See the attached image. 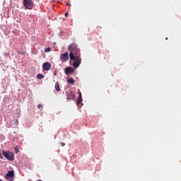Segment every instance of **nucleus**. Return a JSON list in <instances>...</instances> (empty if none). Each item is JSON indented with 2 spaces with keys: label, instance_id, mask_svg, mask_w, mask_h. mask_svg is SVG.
I'll list each match as a JSON object with an SVG mask.
<instances>
[{
  "label": "nucleus",
  "instance_id": "1",
  "mask_svg": "<svg viewBox=\"0 0 181 181\" xmlns=\"http://www.w3.org/2000/svg\"><path fill=\"white\" fill-rule=\"evenodd\" d=\"M68 50L69 52V59L70 60H74L73 64V67L77 69L80 64H81V58L80 56V49L77 47L76 43H72L68 47Z\"/></svg>",
  "mask_w": 181,
  "mask_h": 181
},
{
  "label": "nucleus",
  "instance_id": "2",
  "mask_svg": "<svg viewBox=\"0 0 181 181\" xmlns=\"http://www.w3.org/2000/svg\"><path fill=\"white\" fill-rule=\"evenodd\" d=\"M2 155L7 160H10L11 162L15 160V154L9 151H3Z\"/></svg>",
  "mask_w": 181,
  "mask_h": 181
},
{
  "label": "nucleus",
  "instance_id": "3",
  "mask_svg": "<svg viewBox=\"0 0 181 181\" xmlns=\"http://www.w3.org/2000/svg\"><path fill=\"white\" fill-rule=\"evenodd\" d=\"M23 5L26 9H33L35 4L32 0H23Z\"/></svg>",
  "mask_w": 181,
  "mask_h": 181
},
{
  "label": "nucleus",
  "instance_id": "4",
  "mask_svg": "<svg viewBox=\"0 0 181 181\" xmlns=\"http://www.w3.org/2000/svg\"><path fill=\"white\" fill-rule=\"evenodd\" d=\"M69 57H70V54H69V52H66L64 54H62L59 59L62 63H66V62L69 61Z\"/></svg>",
  "mask_w": 181,
  "mask_h": 181
},
{
  "label": "nucleus",
  "instance_id": "5",
  "mask_svg": "<svg viewBox=\"0 0 181 181\" xmlns=\"http://www.w3.org/2000/svg\"><path fill=\"white\" fill-rule=\"evenodd\" d=\"M52 69V65L50 64L49 62H45L42 64V69L45 70V71H49Z\"/></svg>",
  "mask_w": 181,
  "mask_h": 181
},
{
  "label": "nucleus",
  "instance_id": "6",
  "mask_svg": "<svg viewBox=\"0 0 181 181\" xmlns=\"http://www.w3.org/2000/svg\"><path fill=\"white\" fill-rule=\"evenodd\" d=\"M13 176H15V173H13V171H8L5 176V179H6L7 180H11L9 177L12 178L13 177Z\"/></svg>",
  "mask_w": 181,
  "mask_h": 181
},
{
  "label": "nucleus",
  "instance_id": "7",
  "mask_svg": "<svg viewBox=\"0 0 181 181\" xmlns=\"http://www.w3.org/2000/svg\"><path fill=\"white\" fill-rule=\"evenodd\" d=\"M74 69L73 67L68 66L65 69V74H73Z\"/></svg>",
  "mask_w": 181,
  "mask_h": 181
},
{
  "label": "nucleus",
  "instance_id": "8",
  "mask_svg": "<svg viewBox=\"0 0 181 181\" xmlns=\"http://www.w3.org/2000/svg\"><path fill=\"white\" fill-rule=\"evenodd\" d=\"M74 98H76V95L71 93L69 94L67 100H74Z\"/></svg>",
  "mask_w": 181,
  "mask_h": 181
},
{
  "label": "nucleus",
  "instance_id": "9",
  "mask_svg": "<svg viewBox=\"0 0 181 181\" xmlns=\"http://www.w3.org/2000/svg\"><path fill=\"white\" fill-rule=\"evenodd\" d=\"M68 83H69V84H71V86H73V84H74V83H76V81H74V78H70L68 80Z\"/></svg>",
  "mask_w": 181,
  "mask_h": 181
},
{
  "label": "nucleus",
  "instance_id": "10",
  "mask_svg": "<svg viewBox=\"0 0 181 181\" xmlns=\"http://www.w3.org/2000/svg\"><path fill=\"white\" fill-rule=\"evenodd\" d=\"M55 90L57 91H60V86L59 85V83H55Z\"/></svg>",
  "mask_w": 181,
  "mask_h": 181
},
{
  "label": "nucleus",
  "instance_id": "11",
  "mask_svg": "<svg viewBox=\"0 0 181 181\" xmlns=\"http://www.w3.org/2000/svg\"><path fill=\"white\" fill-rule=\"evenodd\" d=\"M43 77H45L43 74H39L37 75V78H39V80H41V78H43Z\"/></svg>",
  "mask_w": 181,
  "mask_h": 181
},
{
  "label": "nucleus",
  "instance_id": "12",
  "mask_svg": "<svg viewBox=\"0 0 181 181\" xmlns=\"http://www.w3.org/2000/svg\"><path fill=\"white\" fill-rule=\"evenodd\" d=\"M81 101H83V99H81V92H79V100H78V104H80Z\"/></svg>",
  "mask_w": 181,
  "mask_h": 181
},
{
  "label": "nucleus",
  "instance_id": "13",
  "mask_svg": "<svg viewBox=\"0 0 181 181\" xmlns=\"http://www.w3.org/2000/svg\"><path fill=\"white\" fill-rule=\"evenodd\" d=\"M50 50H52V49L50 47H47V48L45 49V53H47V52H50Z\"/></svg>",
  "mask_w": 181,
  "mask_h": 181
},
{
  "label": "nucleus",
  "instance_id": "14",
  "mask_svg": "<svg viewBox=\"0 0 181 181\" xmlns=\"http://www.w3.org/2000/svg\"><path fill=\"white\" fill-rule=\"evenodd\" d=\"M14 151H15L16 153H18L19 152V147L18 146H16L14 148Z\"/></svg>",
  "mask_w": 181,
  "mask_h": 181
},
{
  "label": "nucleus",
  "instance_id": "15",
  "mask_svg": "<svg viewBox=\"0 0 181 181\" xmlns=\"http://www.w3.org/2000/svg\"><path fill=\"white\" fill-rule=\"evenodd\" d=\"M37 108H38L39 110H42V109L43 108V106H42V104H39V105H37Z\"/></svg>",
  "mask_w": 181,
  "mask_h": 181
},
{
  "label": "nucleus",
  "instance_id": "16",
  "mask_svg": "<svg viewBox=\"0 0 181 181\" xmlns=\"http://www.w3.org/2000/svg\"><path fill=\"white\" fill-rule=\"evenodd\" d=\"M15 124H16V125H18V124H19V121H18V119H16V121H15Z\"/></svg>",
  "mask_w": 181,
  "mask_h": 181
},
{
  "label": "nucleus",
  "instance_id": "17",
  "mask_svg": "<svg viewBox=\"0 0 181 181\" xmlns=\"http://www.w3.org/2000/svg\"><path fill=\"white\" fill-rule=\"evenodd\" d=\"M66 144L64 142H61V146H65Z\"/></svg>",
  "mask_w": 181,
  "mask_h": 181
},
{
  "label": "nucleus",
  "instance_id": "18",
  "mask_svg": "<svg viewBox=\"0 0 181 181\" xmlns=\"http://www.w3.org/2000/svg\"><path fill=\"white\" fill-rule=\"evenodd\" d=\"M65 16H66V18H69V13H66Z\"/></svg>",
  "mask_w": 181,
  "mask_h": 181
},
{
  "label": "nucleus",
  "instance_id": "19",
  "mask_svg": "<svg viewBox=\"0 0 181 181\" xmlns=\"http://www.w3.org/2000/svg\"><path fill=\"white\" fill-rule=\"evenodd\" d=\"M0 159H4V157L2 156V153H0Z\"/></svg>",
  "mask_w": 181,
  "mask_h": 181
},
{
  "label": "nucleus",
  "instance_id": "20",
  "mask_svg": "<svg viewBox=\"0 0 181 181\" xmlns=\"http://www.w3.org/2000/svg\"><path fill=\"white\" fill-rule=\"evenodd\" d=\"M66 5L69 6L70 4L69 3H66Z\"/></svg>",
  "mask_w": 181,
  "mask_h": 181
},
{
  "label": "nucleus",
  "instance_id": "21",
  "mask_svg": "<svg viewBox=\"0 0 181 181\" xmlns=\"http://www.w3.org/2000/svg\"><path fill=\"white\" fill-rule=\"evenodd\" d=\"M0 181H2V180L0 179Z\"/></svg>",
  "mask_w": 181,
  "mask_h": 181
}]
</instances>
